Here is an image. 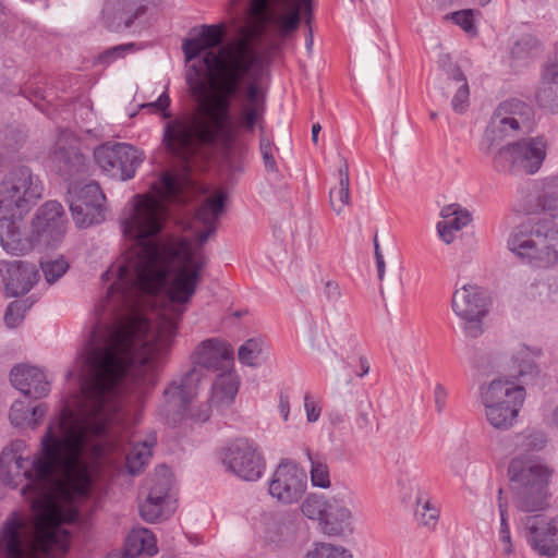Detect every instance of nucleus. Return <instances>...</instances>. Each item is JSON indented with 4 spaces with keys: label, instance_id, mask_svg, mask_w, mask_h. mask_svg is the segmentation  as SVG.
I'll use <instances>...</instances> for the list:
<instances>
[{
    "label": "nucleus",
    "instance_id": "nucleus-48",
    "mask_svg": "<svg viewBox=\"0 0 558 558\" xmlns=\"http://www.w3.org/2000/svg\"><path fill=\"white\" fill-rule=\"evenodd\" d=\"M259 149L266 170L277 171V163L272 155V145L267 137H260Z\"/></svg>",
    "mask_w": 558,
    "mask_h": 558
},
{
    "label": "nucleus",
    "instance_id": "nucleus-18",
    "mask_svg": "<svg viewBox=\"0 0 558 558\" xmlns=\"http://www.w3.org/2000/svg\"><path fill=\"white\" fill-rule=\"evenodd\" d=\"M527 541L542 556L553 557L558 551V517L549 522L541 515L526 518Z\"/></svg>",
    "mask_w": 558,
    "mask_h": 558
},
{
    "label": "nucleus",
    "instance_id": "nucleus-28",
    "mask_svg": "<svg viewBox=\"0 0 558 558\" xmlns=\"http://www.w3.org/2000/svg\"><path fill=\"white\" fill-rule=\"evenodd\" d=\"M440 515L439 508L429 497L418 492L415 498L414 519L421 526L432 531L436 527Z\"/></svg>",
    "mask_w": 558,
    "mask_h": 558
},
{
    "label": "nucleus",
    "instance_id": "nucleus-59",
    "mask_svg": "<svg viewBox=\"0 0 558 558\" xmlns=\"http://www.w3.org/2000/svg\"><path fill=\"white\" fill-rule=\"evenodd\" d=\"M499 539L504 544L505 554H510L512 551L510 531H499Z\"/></svg>",
    "mask_w": 558,
    "mask_h": 558
},
{
    "label": "nucleus",
    "instance_id": "nucleus-58",
    "mask_svg": "<svg viewBox=\"0 0 558 558\" xmlns=\"http://www.w3.org/2000/svg\"><path fill=\"white\" fill-rule=\"evenodd\" d=\"M278 410L284 421H288L290 413V402L287 395L281 393L279 397Z\"/></svg>",
    "mask_w": 558,
    "mask_h": 558
},
{
    "label": "nucleus",
    "instance_id": "nucleus-54",
    "mask_svg": "<svg viewBox=\"0 0 558 558\" xmlns=\"http://www.w3.org/2000/svg\"><path fill=\"white\" fill-rule=\"evenodd\" d=\"M170 97L167 92H163L155 102L149 104L150 107H156L163 112V118H171V113L166 111L170 106Z\"/></svg>",
    "mask_w": 558,
    "mask_h": 558
},
{
    "label": "nucleus",
    "instance_id": "nucleus-8",
    "mask_svg": "<svg viewBox=\"0 0 558 558\" xmlns=\"http://www.w3.org/2000/svg\"><path fill=\"white\" fill-rule=\"evenodd\" d=\"M531 108L518 99L506 100L495 109L481 143V149L490 154L506 136L515 134L521 125L526 124Z\"/></svg>",
    "mask_w": 558,
    "mask_h": 558
},
{
    "label": "nucleus",
    "instance_id": "nucleus-52",
    "mask_svg": "<svg viewBox=\"0 0 558 558\" xmlns=\"http://www.w3.org/2000/svg\"><path fill=\"white\" fill-rule=\"evenodd\" d=\"M304 408L306 411L307 422L314 423L318 421L322 409L316 404V402L312 399V397L308 393H306L304 397Z\"/></svg>",
    "mask_w": 558,
    "mask_h": 558
},
{
    "label": "nucleus",
    "instance_id": "nucleus-35",
    "mask_svg": "<svg viewBox=\"0 0 558 558\" xmlns=\"http://www.w3.org/2000/svg\"><path fill=\"white\" fill-rule=\"evenodd\" d=\"M161 473H157L153 478V485L149 488L148 496H150L151 500H162L166 501L168 497L169 490L171 488V477L169 474V469L166 465L160 468Z\"/></svg>",
    "mask_w": 558,
    "mask_h": 558
},
{
    "label": "nucleus",
    "instance_id": "nucleus-10",
    "mask_svg": "<svg viewBox=\"0 0 558 558\" xmlns=\"http://www.w3.org/2000/svg\"><path fill=\"white\" fill-rule=\"evenodd\" d=\"M202 378V369L192 366L166 387L163 390L165 404L160 413L169 425L175 426L183 420L187 405L197 395Z\"/></svg>",
    "mask_w": 558,
    "mask_h": 558
},
{
    "label": "nucleus",
    "instance_id": "nucleus-49",
    "mask_svg": "<svg viewBox=\"0 0 558 558\" xmlns=\"http://www.w3.org/2000/svg\"><path fill=\"white\" fill-rule=\"evenodd\" d=\"M135 49V44H123L112 47L106 50L101 56L100 60L104 63H110L111 61L122 58L126 52L133 51Z\"/></svg>",
    "mask_w": 558,
    "mask_h": 558
},
{
    "label": "nucleus",
    "instance_id": "nucleus-60",
    "mask_svg": "<svg viewBox=\"0 0 558 558\" xmlns=\"http://www.w3.org/2000/svg\"><path fill=\"white\" fill-rule=\"evenodd\" d=\"M339 183L350 184L349 166L345 159H342V165L338 169Z\"/></svg>",
    "mask_w": 558,
    "mask_h": 558
},
{
    "label": "nucleus",
    "instance_id": "nucleus-41",
    "mask_svg": "<svg viewBox=\"0 0 558 558\" xmlns=\"http://www.w3.org/2000/svg\"><path fill=\"white\" fill-rule=\"evenodd\" d=\"M32 304L27 303L26 300L11 302L4 314V323L9 328H15L24 319L25 313L29 310Z\"/></svg>",
    "mask_w": 558,
    "mask_h": 558
},
{
    "label": "nucleus",
    "instance_id": "nucleus-21",
    "mask_svg": "<svg viewBox=\"0 0 558 558\" xmlns=\"http://www.w3.org/2000/svg\"><path fill=\"white\" fill-rule=\"evenodd\" d=\"M437 64L442 72L441 77H446L447 88H450L453 83L458 85L456 94L451 98V107L454 112L463 113L470 105V88L465 75L460 66L452 62L449 54H440Z\"/></svg>",
    "mask_w": 558,
    "mask_h": 558
},
{
    "label": "nucleus",
    "instance_id": "nucleus-20",
    "mask_svg": "<svg viewBox=\"0 0 558 558\" xmlns=\"http://www.w3.org/2000/svg\"><path fill=\"white\" fill-rule=\"evenodd\" d=\"M10 380L27 398L40 399L50 391L46 375L36 366L25 364L14 366L10 373Z\"/></svg>",
    "mask_w": 558,
    "mask_h": 558
},
{
    "label": "nucleus",
    "instance_id": "nucleus-40",
    "mask_svg": "<svg viewBox=\"0 0 558 558\" xmlns=\"http://www.w3.org/2000/svg\"><path fill=\"white\" fill-rule=\"evenodd\" d=\"M537 205L543 211L549 214L551 217H558V189L551 185H546L542 189L537 197Z\"/></svg>",
    "mask_w": 558,
    "mask_h": 558
},
{
    "label": "nucleus",
    "instance_id": "nucleus-16",
    "mask_svg": "<svg viewBox=\"0 0 558 558\" xmlns=\"http://www.w3.org/2000/svg\"><path fill=\"white\" fill-rule=\"evenodd\" d=\"M65 216L63 207L56 201L45 203L33 220V229L41 242L54 246L65 232Z\"/></svg>",
    "mask_w": 558,
    "mask_h": 558
},
{
    "label": "nucleus",
    "instance_id": "nucleus-47",
    "mask_svg": "<svg viewBox=\"0 0 558 558\" xmlns=\"http://www.w3.org/2000/svg\"><path fill=\"white\" fill-rule=\"evenodd\" d=\"M162 185L165 191V199L167 201H181L180 186L177 179L170 174L162 177Z\"/></svg>",
    "mask_w": 558,
    "mask_h": 558
},
{
    "label": "nucleus",
    "instance_id": "nucleus-33",
    "mask_svg": "<svg viewBox=\"0 0 558 558\" xmlns=\"http://www.w3.org/2000/svg\"><path fill=\"white\" fill-rule=\"evenodd\" d=\"M512 361L518 367L520 377L532 376L537 373L533 352L524 344H520L512 354Z\"/></svg>",
    "mask_w": 558,
    "mask_h": 558
},
{
    "label": "nucleus",
    "instance_id": "nucleus-25",
    "mask_svg": "<svg viewBox=\"0 0 558 558\" xmlns=\"http://www.w3.org/2000/svg\"><path fill=\"white\" fill-rule=\"evenodd\" d=\"M440 216L444 221L437 223V230L440 239L450 244L454 240L453 232L460 231L471 222V214L463 209L458 204L445 206L441 209Z\"/></svg>",
    "mask_w": 558,
    "mask_h": 558
},
{
    "label": "nucleus",
    "instance_id": "nucleus-61",
    "mask_svg": "<svg viewBox=\"0 0 558 558\" xmlns=\"http://www.w3.org/2000/svg\"><path fill=\"white\" fill-rule=\"evenodd\" d=\"M439 83H440V89L442 90V95L446 98H449L450 94H452V96L456 94V90L458 87V85L456 83H453L450 88H447L446 77H440Z\"/></svg>",
    "mask_w": 558,
    "mask_h": 558
},
{
    "label": "nucleus",
    "instance_id": "nucleus-15",
    "mask_svg": "<svg viewBox=\"0 0 558 558\" xmlns=\"http://www.w3.org/2000/svg\"><path fill=\"white\" fill-rule=\"evenodd\" d=\"M0 277L9 298L27 293L39 279L34 264L24 260H0Z\"/></svg>",
    "mask_w": 558,
    "mask_h": 558
},
{
    "label": "nucleus",
    "instance_id": "nucleus-39",
    "mask_svg": "<svg viewBox=\"0 0 558 558\" xmlns=\"http://www.w3.org/2000/svg\"><path fill=\"white\" fill-rule=\"evenodd\" d=\"M306 456L311 461L312 484L320 488L329 487L330 480L327 464L318 459L313 458L308 449H306Z\"/></svg>",
    "mask_w": 558,
    "mask_h": 558
},
{
    "label": "nucleus",
    "instance_id": "nucleus-12",
    "mask_svg": "<svg viewBox=\"0 0 558 558\" xmlns=\"http://www.w3.org/2000/svg\"><path fill=\"white\" fill-rule=\"evenodd\" d=\"M223 464L245 481H257L265 469L264 459L257 445L248 438H238L221 451Z\"/></svg>",
    "mask_w": 558,
    "mask_h": 558
},
{
    "label": "nucleus",
    "instance_id": "nucleus-3",
    "mask_svg": "<svg viewBox=\"0 0 558 558\" xmlns=\"http://www.w3.org/2000/svg\"><path fill=\"white\" fill-rule=\"evenodd\" d=\"M508 247L533 267H551L558 263V226L548 219L530 218L512 231Z\"/></svg>",
    "mask_w": 558,
    "mask_h": 558
},
{
    "label": "nucleus",
    "instance_id": "nucleus-29",
    "mask_svg": "<svg viewBox=\"0 0 558 558\" xmlns=\"http://www.w3.org/2000/svg\"><path fill=\"white\" fill-rule=\"evenodd\" d=\"M155 440L137 441L132 444L126 453V469L130 474H140L151 457V448Z\"/></svg>",
    "mask_w": 558,
    "mask_h": 558
},
{
    "label": "nucleus",
    "instance_id": "nucleus-2",
    "mask_svg": "<svg viewBox=\"0 0 558 558\" xmlns=\"http://www.w3.org/2000/svg\"><path fill=\"white\" fill-rule=\"evenodd\" d=\"M311 11V0H250L248 14L258 22L247 35L229 45H222L227 27L223 23L202 25L197 36L185 39L182 50L186 61L203 56V65L213 74L210 94L205 93L198 77L202 64H192L194 77L187 84L197 95L198 113L173 119L166 123L163 144L187 170L196 157L207 160L220 140L228 138L233 124V102L240 105L239 123L253 131L266 110V90L258 83L255 66L259 56L251 40L262 43L271 26L270 43L286 39L300 26L303 12Z\"/></svg>",
    "mask_w": 558,
    "mask_h": 558
},
{
    "label": "nucleus",
    "instance_id": "nucleus-42",
    "mask_svg": "<svg viewBox=\"0 0 558 558\" xmlns=\"http://www.w3.org/2000/svg\"><path fill=\"white\" fill-rule=\"evenodd\" d=\"M329 202L332 210L340 215L344 207L350 204V184L339 183L338 187L331 189Z\"/></svg>",
    "mask_w": 558,
    "mask_h": 558
},
{
    "label": "nucleus",
    "instance_id": "nucleus-45",
    "mask_svg": "<svg viewBox=\"0 0 558 558\" xmlns=\"http://www.w3.org/2000/svg\"><path fill=\"white\" fill-rule=\"evenodd\" d=\"M163 504L162 500H151L150 496L147 495L145 502L140 507L141 517L146 522L157 521L161 517Z\"/></svg>",
    "mask_w": 558,
    "mask_h": 558
},
{
    "label": "nucleus",
    "instance_id": "nucleus-23",
    "mask_svg": "<svg viewBox=\"0 0 558 558\" xmlns=\"http://www.w3.org/2000/svg\"><path fill=\"white\" fill-rule=\"evenodd\" d=\"M241 385V379L236 372L230 367L221 372L213 387L210 402L218 411L228 409L235 400Z\"/></svg>",
    "mask_w": 558,
    "mask_h": 558
},
{
    "label": "nucleus",
    "instance_id": "nucleus-55",
    "mask_svg": "<svg viewBox=\"0 0 558 558\" xmlns=\"http://www.w3.org/2000/svg\"><path fill=\"white\" fill-rule=\"evenodd\" d=\"M548 288V284L545 282H535L527 288L526 294L531 299L537 300L541 299L543 294L547 293Z\"/></svg>",
    "mask_w": 558,
    "mask_h": 558
},
{
    "label": "nucleus",
    "instance_id": "nucleus-6",
    "mask_svg": "<svg viewBox=\"0 0 558 558\" xmlns=\"http://www.w3.org/2000/svg\"><path fill=\"white\" fill-rule=\"evenodd\" d=\"M43 184L28 167L7 172L0 181V209L12 217L22 216L43 196Z\"/></svg>",
    "mask_w": 558,
    "mask_h": 558
},
{
    "label": "nucleus",
    "instance_id": "nucleus-44",
    "mask_svg": "<svg viewBox=\"0 0 558 558\" xmlns=\"http://www.w3.org/2000/svg\"><path fill=\"white\" fill-rule=\"evenodd\" d=\"M213 407L214 404L210 402V399L197 405L190 407L189 404L184 415L187 414V417L193 423L203 424L210 418Z\"/></svg>",
    "mask_w": 558,
    "mask_h": 558
},
{
    "label": "nucleus",
    "instance_id": "nucleus-57",
    "mask_svg": "<svg viewBox=\"0 0 558 558\" xmlns=\"http://www.w3.org/2000/svg\"><path fill=\"white\" fill-rule=\"evenodd\" d=\"M356 369H353V373L357 378H363L366 376L371 371V364L368 362V359L365 355H360L356 359Z\"/></svg>",
    "mask_w": 558,
    "mask_h": 558
},
{
    "label": "nucleus",
    "instance_id": "nucleus-37",
    "mask_svg": "<svg viewBox=\"0 0 558 558\" xmlns=\"http://www.w3.org/2000/svg\"><path fill=\"white\" fill-rule=\"evenodd\" d=\"M305 558H353V556L350 550L342 546L318 543L306 553Z\"/></svg>",
    "mask_w": 558,
    "mask_h": 558
},
{
    "label": "nucleus",
    "instance_id": "nucleus-51",
    "mask_svg": "<svg viewBox=\"0 0 558 558\" xmlns=\"http://www.w3.org/2000/svg\"><path fill=\"white\" fill-rule=\"evenodd\" d=\"M473 366L480 371H487L489 367H493V363L490 361V356L486 353L482 352L478 349L473 350V355L471 359Z\"/></svg>",
    "mask_w": 558,
    "mask_h": 558
},
{
    "label": "nucleus",
    "instance_id": "nucleus-34",
    "mask_svg": "<svg viewBox=\"0 0 558 558\" xmlns=\"http://www.w3.org/2000/svg\"><path fill=\"white\" fill-rule=\"evenodd\" d=\"M475 11L472 9H464L448 13L444 16L445 21H450L458 25L464 33L471 37H476L478 29L475 23Z\"/></svg>",
    "mask_w": 558,
    "mask_h": 558
},
{
    "label": "nucleus",
    "instance_id": "nucleus-1",
    "mask_svg": "<svg viewBox=\"0 0 558 558\" xmlns=\"http://www.w3.org/2000/svg\"><path fill=\"white\" fill-rule=\"evenodd\" d=\"M206 257L190 241H134L101 276L109 282L104 311L66 379L78 383L76 411L64 407L50 422L25 468L27 448L12 440L0 454V471L27 484V522L14 512L0 529V558H60L78 518L76 502L89 497L97 460L122 449L120 430L126 392L142 393L157 383L187 305L201 282Z\"/></svg>",
    "mask_w": 558,
    "mask_h": 558
},
{
    "label": "nucleus",
    "instance_id": "nucleus-43",
    "mask_svg": "<svg viewBox=\"0 0 558 558\" xmlns=\"http://www.w3.org/2000/svg\"><path fill=\"white\" fill-rule=\"evenodd\" d=\"M10 421L14 426H29L31 421V409L29 405L26 404L22 400H16L11 409L9 414Z\"/></svg>",
    "mask_w": 558,
    "mask_h": 558
},
{
    "label": "nucleus",
    "instance_id": "nucleus-19",
    "mask_svg": "<svg viewBox=\"0 0 558 558\" xmlns=\"http://www.w3.org/2000/svg\"><path fill=\"white\" fill-rule=\"evenodd\" d=\"M52 161L64 180L75 179L88 171L86 157L78 147L66 145L64 134H61L56 143Z\"/></svg>",
    "mask_w": 558,
    "mask_h": 558
},
{
    "label": "nucleus",
    "instance_id": "nucleus-17",
    "mask_svg": "<svg viewBox=\"0 0 558 558\" xmlns=\"http://www.w3.org/2000/svg\"><path fill=\"white\" fill-rule=\"evenodd\" d=\"M233 348L219 338L203 340L195 348L191 361L192 366L207 371L228 368L233 364Z\"/></svg>",
    "mask_w": 558,
    "mask_h": 558
},
{
    "label": "nucleus",
    "instance_id": "nucleus-7",
    "mask_svg": "<svg viewBox=\"0 0 558 558\" xmlns=\"http://www.w3.org/2000/svg\"><path fill=\"white\" fill-rule=\"evenodd\" d=\"M546 157V141L542 136L523 138L508 144L496 153L493 163L499 172L536 173Z\"/></svg>",
    "mask_w": 558,
    "mask_h": 558
},
{
    "label": "nucleus",
    "instance_id": "nucleus-9",
    "mask_svg": "<svg viewBox=\"0 0 558 558\" xmlns=\"http://www.w3.org/2000/svg\"><path fill=\"white\" fill-rule=\"evenodd\" d=\"M451 306L462 322L464 332L472 338L483 333V319L488 314L490 299L475 284H464L453 292Z\"/></svg>",
    "mask_w": 558,
    "mask_h": 558
},
{
    "label": "nucleus",
    "instance_id": "nucleus-5",
    "mask_svg": "<svg viewBox=\"0 0 558 558\" xmlns=\"http://www.w3.org/2000/svg\"><path fill=\"white\" fill-rule=\"evenodd\" d=\"M524 398V388L508 379H494L481 387L486 418L497 429L506 430L513 426Z\"/></svg>",
    "mask_w": 558,
    "mask_h": 558
},
{
    "label": "nucleus",
    "instance_id": "nucleus-32",
    "mask_svg": "<svg viewBox=\"0 0 558 558\" xmlns=\"http://www.w3.org/2000/svg\"><path fill=\"white\" fill-rule=\"evenodd\" d=\"M264 342L259 338H251L240 345L238 350L239 361L247 366L255 367L263 353Z\"/></svg>",
    "mask_w": 558,
    "mask_h": 558
},
{
    "label": "nucleus",
    "instance_id": "nucleus-24",
    "mask_svg": "<svg viewBox=\"0 0 558 558\" xmlns=\"http://www.w3.org/2000/svg\"><path fill=\"white\" fill-rule=\"evenodd\" d=\"M226 193L218 192L213 197H208L196 210V218L205 226L206 230L197 234V240L202 245L216 230V222L223 211Z\"/></svg>",
    "mask_w": 558,
    "mask_h": 558
},
{
    "label": "nucleus",
    "instance_id": "nucleus-27",
    "mask_svg": "<svg viewBox=\"0 0 558 558\" xmlns=\"http://www.w3.org/2000/svg\"><path fill=\"white\" fill-rule=\"evenodd\" d=\"M156 553V539L149 530L145 527L133 529L126 536L124 557L136 558L142 554L153 556Z\"/></svg>",
    "mask_w": 558,
    "mask_h": 558
},
{
    "label": "nucleus",
    "instance_id": "nucleus-46",
    "mask_svg": "<svg viewBox=\"0 0 558 558\" xmlns=\"http://www.w3.org/2000/svg\"><path fill=\"white\" fill-rule=\"evenodd\" d=\"M542 84L544 86L558 85V47L554 56L543 66Z\"/></svg>",
    "mask_w": 558,
    "mask_h": 558
},
{
    "label": "nucleus",
    "instance_id": "nucleus-31",
    "mask_svg": "<svg viewBox=\"0 0 558 558\" xmlns=\"http://www.w3.org/2000/svg\"><path fill=\"white\" fill-rule=\"evenodd\" d=\"M119 5L118 19L124 28L133 25L134 21L146 13V5L138 0H117Z\"/></svg>",
    "mask_w": 558,
    "mask_h": 558
},
{
    "label": "nucleus",
    "instance_id": "nucleus-14",
    "mask_svg": "<svg viewBox=\"0 0 558 558\" xmlns=\"http://www.w3.org/2000/svg\"><path fill=\"white\" fill-rule=\"evenodd\" d=\"M106 196L97 182L85 184L70 203L74 222L78 227L98 225L105 220Z\"/></svg>",
    "mask_w": 558,
    "mask_h": 558
},
{
    "label": "nucleus",
    "instance_id": "nucleus-64",
    "mask_svg": "<svg viewBox=\"0 0 558 558\" xmlns=\"http://www.w3.org/2000/svg\"><path fill=\"white\" fill-rule=\"evenodd\" d=\"M458 0H433L435 7L439 10H445L452 4H454Z\"/></svg>",
    "mask_w": 558,
    "mask_h": 558
},
{
    "label": "nucleus",
    "instance_id": "nucleus-30",
    "mask_svg": "<svg viewBox=\"0 0 558 558\" xmlns=\"http://www.w3.org/2000/svg\"><path fill=\"white\" fill-rule=\"evenodd\" d=\"M328 507L329 498L323 495L310 494L302 502L301 510L305 517L311 520H318L320 524Z\"/></svg>",
    "mask_w": 558,
    "mask_h": 558
},
{
    "label": "nucleus",
    "instance_id": "nucleus-63",
    "mask_svg": "<svg viewBox=\"0 0 558 558\" xmlns=\"http://www.w3.org/2000/svg\"><path fill=\"white\" fill-rule=\"evenodd\" d=\"M375 259H376V267H377L378 278L381 281L384 279V276H385V260H384L383 254L381 253H377V257H375Z\"/></svg>",
    "mask_w": 558,
    "mask_h": 558
},
{
    "label": "nucleus",
    "instance_id": "nucleus-62",
    "mask_svg": "<svg viewBox=\"0 0 558 558\" xmlns=\"http://www.w3.org/2000/svg\"><path fill=\"white\" fill-rule=\"evenodd\" d=\"M497 504H498L499 513L508 512V500H507V498L504 497V489L502 488L498 489Z\"/></svg>",
    "mask_w": 558,
    "mask_h": 558
},
{
    "label": "nucleus",
    "instance_id": "nucleus-11",
    "mask_svg": "<svg viewBox=\"0 0 558 558\" xmlns=\"http://www.w3.org/2000/svg\"><path fill=\"white\" fill-rule=\"evenodd\" d=\"M98 167L112 179L125 181L135 175L143 161L138 150L126 143H105L94 149Z\"/></svg>",
    "mask_w": 558,
    "mask_h": 558
},
{
    "label": "nucleus",
    "instance_id": "nucleus-22",
    "mask_svg": "<svg viewBox=\"0 0 558 558\" xmlns=\"http://www.w3.org/2000/svg\"><path fill=\"white\" fill-rule=\"evenodd\" d=\"M320 529L324 534L329 536H340L347 531H352V512L347 507L343 497L329 498V507L320 523Z\"/></svg>",
    "mask_w": 558,
    "mask_h": 558
},
{
    "label": "nucleus",
    "instance_id": "nucleus-38",
    "mask_svg": "<svg viewBox=\"0 0 558 558\" xmlns=\"http://www.w3.org/2000/svg\"><path fill=\"white\" fill-rule=\"evenodd\" d=\"M40 268L49 284L57 282L69 269V263L63 257L40 262Z\"/></svg>",
    "mask_w": 558,
    "mask_h": 558
},
{
    "label": "nucleus",
    "instance_id": "nucleus-53",
    "mask_svg": "<svg viewBox=\"0 0 558 558\" xmlns=\"http://www.w3.org/2000/svg\"><path fill=\"white\" fill-rule=\"evenodd\" d=\"M447 391L440 384L436 385L434 390L435 408L438 413H441L446 407Z\"/></svg>",
    "mask_w": 558,
    "mask_h": 558
},
{
    "label": "nucleus",
    "instance_id": "nucleus-4",
    "mask_svg": "<svg viewBox=\"0 0 558 558\" xmlns=\"http://www.w3.org/2000/svg\"><path fill=\"white\" fill-rule=\"evenodd\" d=\"M508 474L518 509L524 512L541 510L545 504L549 470L534 460L515 458Z\"/></svg>",
    "mask_w": 558,
    "mask_h": 558
},
{
    "label": "nucleus",
    "instance_id": "nucleus-13",
    "mask_svg": "<svg viewBox=\"0 0 558 558\" xmlns=\"http://www.w3.org/2000/svg\"><path fill=\"white\" fill-rule=\"evenodd\" d=\"M307 475L296 463L284 460L276 468L268 486L269 495L283 505L298 502L306 492Z\"/></svg>",
    "mask_w": 558,
    "mask_h": 558
},
{
    "label": "nucleus",
    "instance_id": "nucleus-26",
    "mask_svg": "<svg viewBox=\"0 0 558 558\" xmlns=\"http://www.w3.org/2000/svg\"><path fill=\"white\" fill-rule=\"evenodd\" d=\"M0 245L9 254L24 255L31 248V242L22 238L19 228L12 219H0Z\"/></svg>",
    "mask_w": 558,
    "mask_h": 558
},
{
    "label": "nucleus",
    "instance_id": "nucleus-36",
    "mask_svg": "<svg viewBox=\"0 0 558 558\" xmlns=\"http://www.w3.org/2000/svg\"><path fill=\"white\" fill-rule=\"evenodd\" d=\"M539 41L532 35H524L515 41L511 54L513 59L525 60L533 58L539 51Z\"/></svg>",
    "mask_w": 558,
    "mask_h": 558
},
{
    "label": "nucleus",
    "instance_id": "nucleus-50",
    "mask_svg": "<svg viewBox=\"0 0 558 558\" xmlns=\"http://www.w3.org/2000/svg\"><path fill=\"white\" fill-rule=\"evenodd\" d=\"M322 282L323 295L325 296L326 301L329 303H337L342 296L339 283L330 279L323 280Z\"/></svg>",
    "mask_w": 558,
    "mask_h": 558
},
{
    "label": "nucleus",
    "instance_id": "nucleus-56",
    "mask_svg": "<svg viewBox=\"0 0 558 558\" xmlns=\"http://www.w3.org/2000/svg\"><path fill=\"white\" fill-rule=\"evenodd\" d=\"M46 413H47V405L44 403L32 408L29 426L32 428L36 427L38 425V423L44 418Z\"/></svg>",
    "mask_w": 558,
    "mask_h": 558
}]
</instances>
